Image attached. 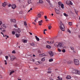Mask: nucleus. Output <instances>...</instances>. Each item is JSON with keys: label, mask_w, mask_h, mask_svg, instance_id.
<instances>
[{"label": "nucleus", "mask_w": 80, "mask_h": 80, "mask_svg": "<svg viewBox=\"0 0 80 80\" xmlns=\"http://www.w3.org/2000/svg\"><path fill=\"white\" fill-rule=\"evenodd\" d=\"M60 28L61 29V30L63 31V32H64L65 31V26H64V25H63V23L62 22V21L60 22Z\"/></svg>", "instance_id": "nucleus-1"}, {"label": "nucleus", "mask_w": 80, "mask_h": 80, "mask_svg": "<svg viewBox=\"0 0 80 80\" xmlns=\"http://www.w3.org/2000/svg\"><path fill=\"white\" fill-rule=\"evenodd\" d=\"M55 47H56L62 48V44L60 42L58 43L57 42L54 44Z\"/></svg>", "instance_id": "nucleus-2"}, {"label": "nucleus", "mask_w": 80, "mask_h": 80, "mask_svg": "<svg viewBox=\"0 0 80 80\" xmlns=\"http://www.w3.org/2000/svg\"><path fill=\"white\" fill-rule=\"evenodd\" d=\"M74 63L75 65H80V62L79 60L77 59H74Z\"/></svg>", "instance_id": "nucleus-3"}, {"label": "nucleus", "mask_w": 80, "mask_h": 80, "mask_svg": "<svg viewBox=\"0 0 80 80\" xmlns=\"http://www.w3.org/2000/svg\"><path fill=\"white\" fill-rule=\"evenodd\" d=\"M65 61L66 63H68V64H72L73 63V61H72L66 60Z\"/></svg>", "instance_id": "nucleus-4"}, {"label": "nucleus", "mask_w": 80, "mask_h": 80, "mask_svg": "<svg viewBox=\"0 0 80 80\" xmlns=\"http://www.w3.org/2000/svg\"><path fill=\"white\" fill-rule=\"evenodd\" d=\"M54 10L57 14H58L59 15H60V11H59V10H58L56 8H55Z\"/></svg>", "instance_id": "nucleus-5"}, {"label": "nucleus", "mask_w": 80, "mask_h": 80, "mask_svg": "<svg viewBox=\"0 0 80 80\" xmlns=\"http://www.w3.org/2000/svg\"><path fill=\"white\" fill-rule=\"evenodd\" d=\"M10 58H11V60L12 61H13V60H14L15 59H16V58H15V56H11Z\"/></svg>", "instance_id": "nucleus-6"}, {"label": "nucleus", "mask_w": 80, "mask_h": 80, "mask_svg": "<svg viewBox=\"0 0 80 80\" xmlns=\"http://www.w3.org/2000/svg\"><path fill=\"white\" fill-rule=\"evenodd\" d=\"M12 8L13 9H15V8L17 7V6H16V5H15V4H12Z\"/></svg>", "instance_id": "nucleus-7"}, {"label": "nucleus", "mask_w": 80, "mask_h": 80, "mask_svg": "<svg viewBox=\"0 0 80 80\" xmlns=\"http://www.w3.org/2000/svg\"><path fill=\"white\" fill-rule=\"evenodd\" d=\"M45 55L44 53H42V54H39V57H45Z\"/></svg>", "instance_id": "nucleus-8"}, {"label": "nucleus", "mask_w": 80, "mask_h": 80, "mask_svg": "<svg viewBox=\"0 0 80 80\" xmlns=\"http://www.w3.org/2000/svg\"><path fill=\"white\" fill-rule=\"evenodd\" d=\"M49 53L50 55V57H53V53L51 51L49 52Z\"/></svg>", "instance_id": "nucleus-9"}, {"label": "nucleus", "mask_w": 80, "mask_h": 80, "mask_svg": "<svg viewBox=\"0 0 80 80\" xmlns=\"http://www.w3.org/2000/svg\"><path fill=\"white\" fill-rule=\"evenodd\" d=\"M77 72H78V71L77 70H73L72 71V72L73 73L77 74Z\"/></svg>", "instance_id": "nucleus-10"}, {"label": "nucleus", "mask_w": 80, "mask_h": 80, "mask_svg": "<svg viewBox=\"0 0 80 80\" xmlns=\"http://www.w3.org/2000/svg\"><path fill=\"white\" fill-rule=\"evenodd\" d=\"M2 28H3V29H5L6 28V26H5V25L4 24H2L1 26Z\"/></svg>", "instance_id": "nucleus-11"}, {"label": "nucleus", "mask_w": 80, "mask_h": 80, "mask_svg": "<svg viewBox=\"0 0 80 80\" xmlns=\"http://www.w3.org/2000/svg\"><path fill=\"white\" fill-rule=\"evenodd\" d=\"M11 22L13 23H15L16 22V20L15 19H11Z\"/></svg>", "instance_id": "nucleus-12"}, {"label": "nucleus", "mask_w": 80, "mask_h": 80, "mask_svg": "<svg viewBox=\"0 0 80 80\" xmlns=\"http://www.w3.org/2000/svg\"><path fill=\"white\" fill-rule=\"evenodd\" d=\"M7 5V2H4L3 3H2V6L4 7H5V6Z\"/></svg>", "instance_id": "nucleus-13"}, {"label": "nucleus", "mask_w": 80, "mask_h": 80, "mask_svg": "<svg viewBox=\"0 0 80 80\" xmlns=\"http://www.w3.org/2000/svg\"><path fill=\"white\" fill-rule=\"evenodd\" d=\"M58 5H59L58 7L59 8H60V6H61V5L62 4V2H59L58 3Z\"/></svg>", "instance_id": "nucleus-14"}, {"label": "nucleus", "mask_w": 80, "mask_h": 80, "mask_svg": "<svg viewBox=\"0 0 80 80\" xmlns=\"http://www.w3.org/2000/svg\"><path fill=\"white\" fill-rule=\"evenodd\" d=\"M46 47L47 48H49V49H50L51 48H52V47L49 45H47L46 46Z\"/></svg>", "instance_id": "nucleus-15"}, {"label": "nucleus", "mask_w": 80, "mask_h": 80, "mask_svg": "<svg viewBox=\"0 0 80 80\" xmlns=\"http://www.w3.org/2000/svg\"><path fill=\"white\" fill-rule=\"evenodd\" d=\"M57 78L58 79L57 80H62V78H60V76L58 77Z\"/></svg>", "instance_id": "nucleus-16"}, {"label": "nucleus", "mask_w": 80, "mask_h": 80, "mask_svg": "<svg viewBox=\"0 0 80 80\" xmlns=\"http://www.w3.org/2000/svg\"><path fill=\"white\" fill-rule=\"evenodd\" d=\"M39 3H43V1L42 0H39V2H38Z\"/></svg>", "instance_id": "nucleus-17"}, {"label": "nucleus", "mask_w": 80, "mask_h": 80, "mask_svg": "<svg viewBox=\"0 0 80 80\" xmlns=\"http://www.w3.org/2000/svg\"><path fill=\"white\" fill-rule=\"evenodd\" d=\"M22 41L23 43H27V40H24L23 39H22Z\"/></svg>", "instance_id": "nucleus-18"}, {"label": "nucleus", "mask_w": 80, "mask_h": 80, "mask_svg": "<svg viewBox=\"0 0 80 80\" xmlns=\"http://www.w3.org/2000/svg\"><path fill=\"white\" fill-rule=\"evenodd\" d=\"M66 78H67V79H70L71 78V77L70 76H68Z\"/></svg>", "instance_id": "nucleus-19"}, {"label": "nucleus", "mask_w": 80, "mask_h": 80, "mask_svg": "<svg viewBox=\"0 0 80 80\" xmlns=\"http://www.w3.org/2000/svg\"><path fill=\"white\" fill-rule=\"evenodd\" d=\"M35 37L36 39V40H37V41H39L40 40V39H39V38H38L37 37V36H35Z\"/></svg>", "instance_id": "nucleus-20"}, {"label": "nucleus", "mask_w": 80, "mask_h": 80, "mask_svg": "<svg viewBox=\"0 0 80 80\" xmlns=\"http://www.w3.org/2000/svg\"><path fill=\"white\" fill-rule=\"evenodd\" d=\"M20 34H16V36L17 38H18L19 37H20Z\"/></svg>", "instance_id": "nucleus-21"}, {"label": "nucleus", "mask_w": 80, "mask_h": 80, "mask_svg": "<svg viewBox=\"0 0 80 80\" xmlns=\"http://www.w3.org/2000/svg\"><path fill=\"white\" fill-rule=\"evenodd\" d=\"M20 32H21L20 29L18 28V30H17L18 33H20Z\"/></svg>", "instance_id": "nucleus-22"}, {"label": "nucleus", "mask_w": 80, "mask_h": 80, "mask_svg": "<svg viewBox=\"0 0 80 80\" xmlns=\"http://www.w3.org/2000/svg\"><path fill=\"white\" fill-rule=\"evenodd\" d=\"M40 63H41L40 62H39V61H38L37 62H36V65H39V64H40Z\"/></svg>", "instance_id": "nucleus-23"}, {"label": "nucleus", "mask_w": 80, "mask_h": 80, "mask_svg": "<svg viewBox=\"0 0 80 80\" xmlns=\"http://www.w3.org/2000/svg\"><path fill=\"white\" fill-rule=\"evenodd\" d=\"M14 72H15V71H11L9 75H11V74H12L13 73H14Z\"/></svg>", "instance_id": "nucleus-24"}, {"label": "nucleus", "mask_w": 80, "mask_h": 80, "mask_svg": "<svg viewBox=\"0 0 80 80\" xmlns=\"http://www.w3.org/2000/svg\"><path fill=\"white\" fill-rule=\"evenodd\" d=\"M68 24L69 25L72 26V22H69Z\"/></svg>", "instance_id": "nucleus-25"}, {"label": "nucleus", "mask_w": 80, "mask_h": 80, "mask_svg": "<svg viewBox=\"0 0 80 80\" xmlns=\"http://www.w3.org/2000/svg\"><path fill=\"white\" fill-rule=\"evenodd\" d=\"M38 14V16L39 18H40V17H41V15H42V14Z\"/></svg>", "instance_id": "nucleus-26"}, {"label": "nucleus", "mask_w": 80, "mask_h": 80, "mask_svg": "<svg viewBox=\"0 0 80 80\" xmlns=\"http://www.w3.org/2000/svg\"><path fill=\"white\" fill-rule=\"evenodd\" d=\"M60 6L62 8H64V5H63V4H62Z\"/></svg>", "instance_id": "nucleus-27"}, {"label": "nucleus", "mask_w": 80, "mask_h": 80, "mask_svg": "<svg viewBox=\"0 0 80 80\" xmlns=\"http://www.w3.org/2000/svg\"><path fill=\"white\" fill-rule=\"evenodd\" d=\"M30 44L31 46H35V44L33 43H30Z\"/></svg>", "instance_id": "nucleus-28"}, {"label": "nucleus", "mask_w": 80, "mask_h": 80, "mask_svg": "<svg viewBox=\"0 0 80 80\" xmlns=\"http://www.w3.org/2000/svg\"><path fill=\"white\" fill-rule=\"evenodd\" d=\"M74 11H75L76 15H78V14H77V13H78V11H77V10H76L75 9Z\"/></svg>", "instance_id": "nucleus-29"}, {"label": "nucleus", "mask_w": 80, "mask_h": 80, "mask_svg": "<svg viewBox=\"0 0 80 80\" xmlns=\"http://www.w3.org/2000/svg\"><path fill=\"white\" fill-rule=\"evenodd\" d=\"M76 74H77L78 75H80V71H78V72H77V73Z\"/></svg>", "instance_id": "nucleus-30"}, {"label": "nucleus", "mask_w": 80, "mask_h": 80, "mask_svg": "<svg viewBox=\"0 0 80 80\" xmlns=\"http://www.w3.org/2000/svg\"><path fill=\"white\" fill-rule=\"evenodd\" d=\"M45 58H42L41 59L42 62H44L45 61Z\"/></svg>", "instance_id": "nucleus-31"}, {"label": "nucleus", "mask_w": 80, "mask_h": 80, "mask_svg": "<svg viewBox=\"0 0 80 80\" xmlns=\"http://www.w3.org/2000/svg\"><path fill=\"white\" fill-rule=\"evenodd\" d=\"M70 48L72 50H73V51H74V48L73 47H71Z\"/></svg>", "instance_id": "nucleus-32"}, {"label": "nucleus", "mask_w": 80, "mask_h": 80, "mask_svg": "<svg viewBox=\"0 0 80 80\" xmlns=\"http://www.w3.org/2000/svg\"><path fill=\"white\" fill-rule=\"evenodd\" d=\"M63 15L64 16H65V17H68V15L67 14H66L65 13H64Z\"/></svg>", "instance_id": "nucleus-33"}, {"label": "nucleus", "mask_w": 80, "mask_h": 80, "mask_svg": "<svg viewBox=\"0 0 80 80\" xmlns=\"http://www.w3.org/2000/svg\"><path fill=\"white\" fill-rule=\"evenodd\" d=\"M24 25H25V26H27V22H24Z\"/></svg>", "instance_id": "nucleus-34"}, {"label": "nucleus", "mask_w": 80, "mask_h": 80, "mask_svg": "<svg viewBox=\"0 0 80 80\" xmlns=\"http://www.w3.org/2000/svg\"><path fill=\"white\" fill-rule=\"evenodd\" d=\"M28 3L29 4L31 3V0H28Z\"/></svg>", "instance_id": "nucleus-35"}, {"label": "nucleus", "mask_w": 80, "mask_h": 80, "mask_svg": "<svg viewBox=\"0 0 80 80\" xmlns=\"http://www.w3.org/2000/svg\"><path fill=\"white\" fill-rule=\"evenodd\" d=\"M49 61L50 62H53V59H49Z\"/></svg>", "instance_id": "nucleus-36"}, {"label": "nucleus", "mask_w": 80, "mask_h": 80, "mask_svg": "<svg viewBox=\"0 0 80 80\" xmlns=\"http://www.w3.org/2000/svg\"><path fill=\"white\" fill-rule=\"evenodd\" d=\"M42 20H41V21H38V23H42Z\"/></svg>", "instance_id": "nucleus-37"}, {"label": "nucleus", "mask_w": 80, "mask_h": 80, "mask_svg": "<svg viewBox=\"0 0 80 80\" xmlns=\"http://www.w3.org/2000/svg\"><path fill=\"white\" fill-rule=\"evenodd\" d=\"M48 27V29H49V30H50V29L52 28V26H49Z\"/></svg>", "instance_id": "nucleus-38"}, {"label": "nucleus", "mask_w": 80, "mask_h": 80, "mask_svg": "<svg viewBox=\"0 0 80 80\" xmlns=\"http://www.w3.org/2000/svg\"><path fill=\"white\" fill-rule=\"evenodd\" d=\"M58 52H62V50H61V49H60V48H58Z\"/></svg>", "instance_id": "nucleus-39"}, {"label": "nucleus", "mask_w": 80, "mask_h": 80, "mask_svg": "<svg viewBox=\"0 0 80 80\" xmlns=\"http://www.w3.org/2000/svg\"><path fill=\"white\" fill-rule=\"evenodd\" d=\"M12 35H15V32L14 31H12Z\"/></svg>", "instance_id": "nucleus-40"}, {"label": "nucleus", "mask_w": 80, "mask_h": 80, "mask_svg": "<svg viewBox=\"0 0 80 80\" xmlns=\"http://www.w3.org/2000/svg\"><path fill=\"white\" fill-rule=\"evenodd\" d=\"M12 53H16V52H15V50H13L12 51Z\"/></svg>", "instance_id": "nucleus-41"}, {"label": "nucleus", "mask_w": 80, "mask_h": 80, "mask_svg": "<svg viewBox=\"0 0 80 80\" xmlns=\"http://www.w3.org/2000/svg\"><path fill=\"white\" fill-rule=\"evenodd\" d=\"M62 52H63V53H65V52H66L65 49H63L62 50Z\"/></svg>", "instance_id": "nucleus-42"}, {"label": "nucleus", "mask_w": 80, "mask_h": 80, "mask_svg": "<svg viewBox=\"0 0 80 80\" xmlns=\"http://www.w3.org/2000/svg\"><path fill=\"white\" fill-rule=\"evenodd\" d=\"M70 4L71 5H73V3H72V1H70Z\"/></svg>", "instance_id": "nucleus-43"}, {"label": "nucleus", "mask_w": 80, "mask_h": 80, "mask_svg": "<svg viewBox=\"0 0 80 80\" xmlns=\"http://www.w3.org/2000/svg\"><path fill=\"white\" fill-rule=\"evenodd\" d=\"M4 62H5V65H7V61L6 60H4Z\"/></svg>", "instance_id": "nucleus-44"}, {"label": "nucleus", "mask_w": 80, "mask_h": 80, "mask_svg": "<svg viewBox=\"0 0 80 80\" xmlns=\"http://www.w3.org/2000/svg\"><path fill=\"white\" fill-rule=\"evenodd\" d=\"M47 43H49V44H51V42H50L48 41H47Z\"/></svg>", "instance_id": "nucleus-45"}, {"label": "nucleus", "mask_w": 80, "mask_h": 80, "mask_svg": "<svg viewBox=\"0 0 80 80\" xmlns=\"http://www.w3.org/2000/svg\"><path fill=\"white\" fill-rule=\"evenodd\" d=\"M5 58H6V60H8V56H5Z\"/></svg>", "instance_id": "nucleus-46"}, {"label": "nucleus", "mask_w": 80, "mask_h": 80, "mask_svg": "<svg viewBox=\"0 0 80 80\" xmlns=\"http://www.w3.org/2000/svg\"><path fill=\"white\" fill-rule=\"evenodd\" d=\"M68 32L70 33H71V31L69 29H68Z\"/></svg>", "instance_id": "nucleus-47"}, {"label": "nucleus", "mask_w": 80, "mask_h": 80, "mask_svg": "<svg viewBox=\"0 0 80 80\" xmlns=\"http://www.w3.org/2000/svg\"><path fill=\"white\" fill-rule=\"evenodd\" d=\"M51 44H52V43H54V41H51Z\"/></svg>", "instance_id": "nucleus-48"}, {"label": "nucleus", "mask_w": 80, "mask_h": 80, "mask_svg": "<svg viewBox=\"0 0 80 80\" xmlns=\"http://www.w3.org/2000/svg\"><path fill=\"white\" fill-rule=\"evenodd\" d=\"M48 73H52V72L51 71H48L47 72Z\"/></svg>", "instance_id": "nucleus-49"}, {"label": "nucleus", "mask_w": 80, "mask_h": 80, "mask_svg": "<svg viewBox=\"0 0 80 80\" xmlns=\"http://www.w3.org/2000/svg\"><path fill=\"white\" fill-rule=\"evenodd\" d=\"M44 18H45V19H47V16H44Z\"/></svg>", "instance_id": "nucleus-50"}, {"label": "nucleus", "mask_w": 80, "mask_h": 80, "mask_svg": "<svg viewBox=\"0 0 80 80\" xmlns=\"http://www.w3.org/2000/svg\"><path fill=\"white\" fill-rule=\"evenodd\" d=\"M38 53H41V52H41V51H40V50H38Z\"/></svg>", "instance_id": "nucleus-51"}, {"label": "nucleus", "mask_w": 80, "mask_h": 80, "mask_svg": "<svg viewBox=\"0 0 80 80\" xmlns=\"http://www.w3.org/2000/svg\"><path fill=\"white\" fill-rule=\"evenodd\" d=\"M11 4H9V5H8V7H11Z\"/></svg>", "instance_id": "nucleus-52"}, {"label": "nucleus", "mask_w": 80, "mask_h": 80, "mask_svg": "<svg viewBox=\"0 0 80 80\" xmlns=\"http://www.w3.org/2000/svg\"><path fill=\"white\" fill-rule=\"evenodd\" d=\"M49 79L50 80H54L53 79H52L51 77L49 78Z\"/></svg>", "instance_id": "nucleus-53"}, {"label": "nucleus", "mask_w": 80, "mask_h": 80, "mask_svg": "<svg viewBox=\"0 0 80 80\" xmlns=\"http://www.w3.org/2000/svg\"><path fill=\"white\" fill-rule=\"evenodd\" d=\"M2 32H5L6 31L5 30H2Z\"/></svg>", "instance_id": "nucleus-54"}, {"label": "nucleus", "mask_w": 80, "mask_h": 80, "mask_svg": "<svg viewBox=\"0 0 80 80\" xmlns=\"http://www.w3.org/2000/svg\"><path fill=\"white\" fill-rule=\"evenodd\" d=\"M0 78H3V77H2V76L0 75Z\"/></svg>", "instance_id": "nucleus-55"}, {"label": "nucleus", "mask_w": 80, "mask_h": 80, "mask_svg": "<svg viewBox=\"0 0 80 80\" xmlns=\"http://www.w3.org/2000/svg\"><path fill=\"white\" fill-rule=\"evenodd\" d=\"M2 24V22L1 21H0V25H1Z\"/></svg>", "instance_id": "nucleus-56"}, {"label": "nucleus", "mask_w": 80, "mask_h": 80, "mask_svg": "<svg viewBox=\"0 0 80 80\" xmlns=\"http://www.w3.org/2000/svg\"><path fill=\"white\" fill-rule=\"evenodd\" d=\"M14 27H16V28H17V24L14 25Z\"/></svg>", "instance_id": "nucleus-57"}, {"label": "nucleus", "mask_w": 80, "mask_h": 80, "mask_svg": "<svg viewBox=\"0 0 80 80\" xmlns=\"http://www.w3.org/2000/svg\"><path fill=\"white\" fill-rule=\"evenodd\" d=\"M34 69L35 70H37V69H38V68H35Z\"/></svg>", "instance_id": "nucleus-58"}, {"label": "nucleus", "mask_w": 80, "mask_h": 80, "mask_svg": "<svg viewBox=\"0 0 80 80\" xmlns=\"http://www.w3.org/2000/svg\"><path fill=\"white\" fill-rule=\"evenodd\" d=\"M38 18L37 17L36 18V20H38Z\"/></svg>", "instance_id": "nucleus-59"}, {"label": "nucleus", "mask_w": 80, "mask_h": 80, "mask_svg": "<svg viewBox=\"0 0 80 80\" xmlns=\"http://www.w3.org/2000/svg\"><path fill=\"white\" fill-rule=\"evenodd\" d=\"M14 31H17V29H14Z\"/></svg>", "instance_id": "nucleus-60"}, {"label": "nucleus", "mask_w": 80, "mask_h": 80, "mask_svg": "<svg viewBox=\"0 0 80 80\" xmlns=\"http://www.w3.org/2000/svg\"><path fill=\"white\" fill-rule=\"evenodd\" d=\"M47 2H48V3H50V1H49L48 0H47Z\"/></svg>", "instance_id": "nucleus-61"}, {"label": "nucleus", "mask_w": 80, "mask_h": 80, "mask_svg": "<svg viewBox=\"0 0 80 80\" xmlns=\"http://www.w3.org/2000/svg\"><path fill=\"white\" fill-rule=\"evenodd\" d=\"M20 13L21 14H22V13H23V12H20Z\"/></svg>", "instance_id": "nucleus-62"}, {"label": "nucleus", "mask_w": 80, "mask_h": 80, "mask_svg": "<svg viewBox=\"0 0 80 80\" xmlns=\"http://www.w3.org/2000/svg\"><path fill=\"white\" fill-rule=\"evenodd\" d=\"M43 33L44 34H45V31H44Z\"/></svg>", "instance_id": "nucleus-63"}, {"label": "nucleus", "mask_w": 80, "mask_h": 80, "mask_svg": "<svg viewBox=\"0 0 80 80\" xmlns=\"http://www.w3.org/2000/svg\"><path fill=\"white\" fill-rule=\"evenodd\" d=\"M29 33H30V34L31 35H32V33H31V32H29Z\"/></svg>", "instance_id": "nucleus-64"}]
</instances>
